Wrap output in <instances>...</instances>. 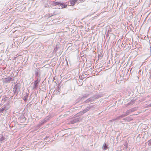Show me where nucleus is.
<instances>
[{
    "label": "nucleus",
    "instance_id": "39448f33",
    "mask_svg": "<svg viewBox=\"0 0 151 151\" xmlns=\"http://www.w3.org/2000/svg\"><path fill=\"white\" fill-rule=\"evenodd\" d=\"M9 105H4L3 107L0 109V112L3 113L4 111L6 112V111L9 108Z\"/></svg>",
    "mask_w": 151,
    "mask_h": 151
},
{
    "label": "nucleus",
    "instance_id": "1a4fd4ad",
    "mask_svg": "<svg viewBox=\"0 0 151 151\" xmlns=\"http://www.w3.org/2000/svg\"><path fill=\"white\" fill-rule=\"evenodd\" d=\"M49 117H50L49 116H47L44 119H43V120L41 122V124L42 125L44 123L46 122L49 120Z\"/></svg>",
    "mask_w": 151,
    "mask_h": 151
},
{
    "label": "nucleus",
    "instance_id": "f3484780",
    "mask_svg": "<svg viewBox=\"0 0 151 151\" xmlns=\"http://www.w3.org/2000/svg\"><path fill=\"white\" fill-rule=\"evenodd\" d=\"M58 47L57 46L55 47L54 50V52H56L58 51Z\"/></svg>",
    "mask_w": 151,
    "mask_h": 151
},
{
    "label": "nucleus",
    "instance_id": "7ed1b4c3",
    "mask_svg": "<svg viewBox=\"0 0 151 151\" xmlns=\"http://www.w3.org/2000/svg\"><path fill=\"white\" fill-rule=\"evenodd\" d=\"M40 82V80L38 79V78H37L36 80L35 81L33 82V89L35 90H36L39 85V83Z\"/></svg>",
    "mask_w": 151,
    "mask_h": 151
},
{
    "label": "nucleus",
    "instance_id": "f03ea898",
    "mask_svg": "<svg viewBox=\"0 0 151 151\" xmlns=\"http://www.w3.org/2000/svg\"><path fill=\"white\" fill-rule=\"evenodd\" d=\"M52 5L53 6L58 5L61 6V8H65L67 7V4L63 3L55 2L53 1L52 2Z\"/></svg>",
    "mask_w": 151,
    "mask_h": 151
},
{
    "label": "nucleus",
    "instance_id": "f257e3e1",
    "mask_svg": "<svg viewBox=\"0 0 151 151\" xmlns=\"http://www.w3.org/2000/svg\"><path fill=\"white\" fill-rule=\"evenodd\" d=\"M20 84L17 83L15 84L13 88L14 95H15L16 96H17L19 92L20 91Z\"/></svg>",
    "mask_w": 151,
    "mask_h": 151
},
{
    "label": "nucleus",
    "instance_id": "aec40b11",
    "mask_svg": "<svg viewBox=\"0 0 151 151\" xmlns=\"http://www.w3.org/2000/svg\"><path fill=\"white\" fill-rule=\"evenodd\" d=\"M49 5H47L46 6H45L46 7H48L49 6Z\"/></svg>",
    "mask_w": 151,
    "mask_h": 151
},
{
    "label": "nucleus",
    "instance_id": "dca6fc26",
    "mask_svg": "<svg viewBox=\"0 0 151 151\" xmlns=\"http://www.w3.org/2000/svg\"><path fill=\"white\" fill-rule=\"evenodd\" d=\"M28 97V95H26L24 96L23 99L24 101H26L27 100V98Z\"/></svg>",
    "mask_w": 151,
    "mask_h": 151
},
{
    "label": "nucleus",
    "instance_id": "423d86ee",
    "mask_svg": "<svg viewBox=\"0 0 151 151\" xmlns=\"http://www.w3.org/2000/svg\"><path fill=\"white\" fill-rule=\"evenodd\" d=\"M95 99V97L93 96L92 97H90L86 100L84 102L86 103H90L91 104L93 103V102L94 101Z\"/></svg>",
    "mask_w": 151,
    "mask_h": 151
},
{
    "label": "nucleus",
    "instance_id": "f8f14e48",
    "mask_svg": "<svg viewBox=\"0 0 151 151\" xmlns=\"http://www.w3.org/2000/svg\"><path fill=\"white\" fill-rule=\"evenodd\" d=\"M77 0H71L70 1V6H74Z\"/></svg>",
    "mask_w": 151,
    "mask_h": 151
},
{
    "label": "nucleus",
    "instance_id": "6ab92c4d",
    "mask_svg": "<svg viewBox=\"0 0 151 151\" xmlns=\"http://www.w3.org/2000/svg\"><path fill=\"white\" fill-rule=\"evenodd\" d=\"M112 53H113V52H112V49L111 50V55H112Z\"/></svg>",
    "mask_w": 151,
    "mask_h": 151
},
{
    "label": "nucleus",
    "instance_id": "5701e85b",
    "mask_svg": "<svg viewBox=\"0 0 151 151\" xmlns=\"http://www.w3.org/2000/svg\"><path fill=\"white\" fill-rule=\"evenodd\" d=\"M35 0H32V1H35Z\"/></svg>",
    "mask_w": 151,
    "mask_h": 151
},
{
    "label": "nucleus",
    "instance_id": "4be33fe9",
    "mask_svg": "<svg viewBox=\"0 0 151 151\" xmlns=\"http://www.w3.org/2000/svg\"><path fill=\"white\" fill-rule=\"evenodd\" d=\"M58 91H59V89H58Z\"/></svg>",
    "mask_w": 151,
    "mask_h": 151
},
{
    "label": "nucleus",
    "instance_id": "6e6552de",
    "mask_svg": "<svg viewBox=\"0 0 151 151\" xmlns=\"http://www.w3.org/2000/svg\"><path fill=\"white\" fill-rule=\"evenodd\" d=\"M79 118H74L70 121V123L71 124H74L78 122L79 121Z\"/></svg>",
    "mask_w": 151,
    "mask_h": 151
},
{
    "label": "nucleus",
    "instance_id": "a211bd4d",
    "mask_svg": "<svg viewBox=\"0 0 151 151\" xmlns=\"http://www.w3.org/2000/svg\"><path fill=\"white\" fill-rule=\"evenodd\" d=\"M56 14L55 13H53V14H51V16L50 17H51L53 15H55Z\"/></svg>",
    "mask_w": 151,
    "mask_h": 151
},
{
    "label": "nucleus",
    "instance_id": "ddd939ff",
    "mask_svg": "<svg viewBox=\"0 0 151 151\" xmlns=\"http://www.w3.org/2000/svg\"><path fill=\"white\" fill-rule=\"evenodd\" d=\"M108 148L107 146L106 143H104L102 146V148L104 150H106Z\"/></svg>",
    "mask_w": 151,
    "mask_h": 151
},
{
    "label": "nucleus",
    "instance_id": "9b49d317",
    "mask_svg": "<svg viewBox=\"0 0 151 151\" xmlns=\"http://www.w3.org/2000/svg\"><path fill=\"white\" fill-rule=\"evenodd\" d=\"M103 94H98L94 96L95 99H97L99 98H101Z\"/></svg>",
    "mask_w": 151,
    "mask_h": 151
},
{
    "label": "nucleus",
    "instance_id": "412c9836",
    "mask_svg": "<svg viewBox=\"0 0 151 151\" xmlns=\"http://www.w3.org/2000/svg\"><path fill=\"white\" fill-rule=\"evenodd\" d=\"M23 117L24 118H25V117L23 116H22V118Z\"/></svg>",
    "mask_w": 151,
    "mask_h": 151
},
{
    "label": "nucleus",
    "instance_id": "0eeeda50",
    "mask_svg": "<svg viewBox=\"0 0 151 151\" xmlns=\"http://www.w3.org/2000/svg\"><path fill=\"white\" fill-rule=\"evenodd\" d=\"M14 80V78H12L8 77L5 78L3 80L4 82L6 83H9L11 81H12Z\"/></svg>",
    "mask_w": 151,
    "mask_h": 151
},
{
    "label": "nucleus",
    "instance_id": "2eb2a0df",
    "mask_svg": "<svg viewBox=\"0 0 151 151\" xmlns=\"http://www.w3.org/2000/svg\"><path fill=\"white\" fill-rule=\"evenodd\" d=\"M38 75H39V72L38 70H37L35 73V75L36 76V77H37V78H38Z\"/></svg>",
    "mask_w": 151,
    "mask_h": 151
},
{
    "label": "nucleus",
    "instance_id": "20e7f679",
    "mask_svg": "<svg viewBox=\"0 0 151 151\" xmlns=\"http://www.w3.org/2000/svg\"><path fill=\"white\" fill-rule=\"evenodd\" d=\"M92 107L91 106L89 105L88 107L86 108L84 110H83L82 111H81L79 112L78 114H77V115H79L78 114H80L81 115H82L84 113H85L87 111H88Z\"/></svg>",
    "mask_w": 151,
    "mask_h": 151
},
{
    "label": "nucleus",
    "instance_id": "9d476101",
    "mask_svg": "<svg viewBox=\"0 0 151 151\" xmlns=\"http://www.w3.org/2000/svg\"><path fill=\"white\" fill-rule=\"evenodd\" d=\"M1 137L0 138V142L1 143H2V142L3 141H6V139L5 137L3 136V135L1 134Z\"/></svg>",
    "mask_w": 151,
    "mask_h": 151
},
{
    "label": "nucleus",
    "instance_id": "4468645a",
    "mask_svg": "<svg viewBox=\"0 0 151 151\" xmlns=\"http://www.w3.org/2000/svg\"><path fill=\"white\" fill-rule=\"evenodd\" d=\"M89 94H86L84 95L82 97L81 99L83 100L84 98H86L88 96Z\"/></svg>",
    "mask_w": 151,
    "mask_h": 151
}]
</instances>
